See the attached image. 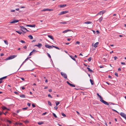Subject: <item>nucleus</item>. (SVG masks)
<instances>
[{"instance_id": "f257e3e1", "label": "nucleus", "mask_w": 126, "mask_h": 126, "mask_svg": "<svg viewBox=\"0 0 126 126\" xmlns=\"http://www.w3.org/2000/svg\"><path fill=\"white\" fill-rule=\"evenodd\" d=\"M98 96L100 99V101L101 102L103 103L106 105H109V104L108 102L103 100V97L100 95H99V96Z\"/></svg>"}, {"instance_id": "f03ea898", "label": "nucleus", "mask_w": 126, "mask_h": 126, "mask_svg": "<svg viewBox=\"0 0 126 126\" xmlns=\"http://www.w3.org/2000/svg\"><path fill=\"white\" fill-rule=\"evenodd\" d=\"M17 56V55H12L10 57H8L6 58L5 60V61L7 60H11L12 59L16 57Z\"/></svg>"}, {"instance_id": "7ed1b4c3", "label": "nucleus", "mask_w": 126, "mask_h": 126, "mask_svg": "<svg viewBox=\"0 0 126 126\" xmlns=\"http://www.w3.org/2000/svg\"><path fill=\"white\" fill-rule=\"evenodd\" d=\"M61 75L65 79H66L67 78V76L65 73L62 72H61Z\"/></svg>"}, {"instance_id": "20e7f679", "label": "nucleus", "mask_w": 126, "mask_h": 126, "mask_svg": "<svg viewBox=\"0 0 126 126\" xmlns=\"http://www.w3.org/2000/svg\"><path fill=\"white\" fill-rule=\"evenodd\" d=\"M106 12V11L105 10H103L101 11H100L99 13H98L96 15H103L104 13H105Z\"/></svg>"}, {"instance_id": "39448f33", "label": "nucleus", "mask_w": 126, "mask_h": 126, "mask_svg": "<svg viewBox=\"0 0 126 126\" xmlns=\"http://www.w3.org/2000/svg\"><path fill=\"white\" fill-rule=\"evenodd\" d=\"M68 11H63L61 12L59 14V15H62L65 14L66 13H68Z\"/></svg>"}, {"instance_id": "423d86ee", "label": "nucleus", "mask_w": 126, "mask_h": 126, "mask_svg": "<svg viewBox=\"0 0 126 126\" xmlns=\"http://www.w3.org/2000/svg\"><path fill=\"white\" fill-rule=\"evenodd\" d=\"M53 10V9H44L42 10V11H52Z\"/></svg>"}, {"instance_id": "0eeeda50", "label": "nucleus", "mask_w": 126, "mask_h": 126, "mask_svg": "<svg viewBox=\"0 0 126 126\" xmlns=\"http://www.w3.org/2000/svg\"><path fill=\"white\" fill-rule=\"evenodd\" d=\"M70 86L72 87H75V85L73 84L70 83L68 81H67L66 82Z\"/></svg>"}, {"instance_id": "6e6552de", "label": "nucleus", "mask_w": 126, "mask_h": 126, "mask_svg": "<svg viewBox=\"0 0 126 126\" xmlns=\"http://www.w3.org/2000/svg\"><path fill=\"white\" fill-rule=\"evenodd\" d=\"M42 45L41 43H39L38 45H34L35 46H37L39 48H40L42 46Z\"/></svg>"}, {"instance_id": "1a4fd4ad", "label": "nucleus", "mask_w": 126, "mask_h": 126, "mask_svg": "<svg viewBox=\"0 0 126 126\" xmlns=\"http://www.w3.org/2000/svg\"><path fill=\"white\" fill-rule=\"evenodd\" d=\"M45 46L46 47L48 48L49 49H51L52 48V46H51L50 45H45Z\"/></svg>"}, {"instance_id": "9d476101", "label": "nucleus", "mask_w": 126, "mask_h": 126, "mask_svg": "<svg viewBox=\"0 0 126 126\" xmlns=\"http://www.w3.org/2000/svg\"><path fill=\"white\" fill-rule=\"evenodd\" d=\"M26 26H27V27H31L34 28L35 27V25H27Z\"/></svg>"}, {"instance_id": "9b49d317", "label": "nucleus", "mask_w": 126, "mask_h": 126, "mask_svg": "<svg viewBox=\"0 0 126 126\" xmlns=\"http://www.w3.org/2000/svg\"><path fill=\"white\" fill-rule=\"evenodd\" d=\"M48 36L49 38H50V39L52 40H54V38L52 36L50 35H48Z\"/></svg>"}, {"instance_id": "f8f14e48", "label": "nucleus", "mask_w": 126, "mask_h": 126, "mask_svg": "<svg viewBox=\"0 0 126 126\" xmlns=\"http://www.w3.org/2000/svg\"><path fill=\"white\" fill-rule=\"evenodd\" d=\"M87 68L88 70V71L90 72L91 73L94 72V71L91 69H90V68L87 67Z\"/></svg>"}, {"instance_id": "ddd939ff", "label": "nucleus", "mask_w": 126, "mask_h": 126, "mask_svg": "<svg viewBox=\"0 0 126 126\" xmlns=\"http://www.w3.org/2000/svg\"><path fill=\"white\" fill-rule=\"evenodd\" d=\"M98 44V43L97 42L95 43L94 45V46L95 47H97Z\"/></svg>"}, {"instance_id": "4468645a", "label": "nucleus", "mask_w": 126, "mask_h": 126, "mask_svg": "<svg viewBox=\"0 0 126 126\" xmlns=\"http://www.w3.org/2000/svg\"><path fill=\"white\" fill-rule=\"evenodd\" d=\"M120 115L123 117L124 116H126V114L123 112H121L120 113Z\"/></svg>"}, {"instance_id": "2eb2a0df", "label": "nucleus", "mask_w": 126, "mask_h": 126, "mask_svg": "<svg viewBox=\"0 0 126 126\" xmlns=\"http://www.w3.org/2000/svg\"><path fill=\"white\" fill-rule=\"evenodd\" d=\"M70 31H71V30H65L63 31V33H66V32H68Z\"/></svg>"}, {"instance_id": "dca6fc26", "label": "nucleus", "mask_w": 126, "mask_h": 126, "mask_svg": "<svg viewBox=\"0 0 126 126\" xmlns=\"http://www.w3.org/2000/svg\"><path fill=\"white\" fill-rule=\"evenodd\" d=\"M2 109L3 110H9V109H7L6 107H5L4 106H3L2 107Z\"/></svg>"}, {"instance_id": "f3484780", "label": "nucleus", "mask_w": 126, "mask_h": 126, "mask_svg": "<svg viewBox=\"0 0 126 126\" xmlns=\"http://www.w3.org/2000/svg\"><path fill=\"white\" fill-rule=\"evenodd\" d=\"M20 97L22 98H25V96L24 94H20Z\"/></svg>"}, {"instance_id": "a211bd4d", "label": "nucleus", "mask_w": 126, "mask_h": 126, "mask_svg": "<svg viewBox=\"0 0 126 126\" xmlns=\"http://www.w3.org/2000/svg\"><path fill=\"white\" fill-rule=\"evenodd\" d=\"M28 37L30 39H33L32 36L31 35H29Z\"/></svg>"}, {"instance_id": "6ab92c4d", "label": "nucleus", "mask_w": 126, "mask_h": 126, "mask_svg": "<svg viewBox=\"0 0 126 126\" xmlns=\"http://www.w3.org/2000/svg\"><path fill=\"white\" fill-rule=\"evenodd\" d=\"M70 57L72 58L73 60L75 61H76V60L75 58H74V57L71 55L69 56Z\"/></svg>"}, {"instance_id": "aec40b11", "label": "nucleus", "mask_w": 126, "mask_h": 126, "mask_svg": "<svg viewBox=\"0 0 126 126\" xmlns=\"http://www.w3.org/2000/svg\"><path fill=\"white\" fill-rule=\"evenodd\" d=\"M66 4H63V5H60V7H65V6H66Z\"/></svg>"}, {"instance_id": "412c9836", "label": "nucleus", "mask_w": 126, "mask_h": 126, "mask_svg": "<svg viewBox=\"0 0 126 126\" xmlns=\"http://www.w3.org/2000/svg\"><path fill=\"white\" fill-rule=\"evenodd\" d=\"M92 23V22H91L90 21H88L85 22L84 23L86 24H91V23Z\"/></svg>"}, {"instance_id": "4be33fe9", "label": "nucleus", "mask_w": 126, "mask_h": 126, "mask_svg": "<svg viewBox=\"0 0 126 126\" xmlns=\"http://www.w3.org/2000/svg\"><path fill=\"white\" fill-rule=\"evenodd\" d=\"M52 47H53L55 48H56L57 49H60L58 47H57L56 46H54L53 45H52Z\"/></svg>"}, {"instance_id": "5701e85b", "label": "nucleus", "mask_w": 126, "mask_h": 126, "mask_svg": "<svg viewBox=\"0 0 126 126\" xmlns=\"http://www.w3.org/2000/svg\"><path fill=\"white\" fill-rule=\"evenodd\" d=\"M7 76H5L3 77L0 79L2 80L4 79H5L7 78Z\"/></svg>"}, {"instance_id": "b1692460", "label": "nucleus", "mask_w": 126, "mask_h": 126, "mask_svg": "<svg viewBox=\"0 0 126 126\" xmlns=\"http://www.w3.org/2000/svg\"><path fill=\"white\" fill-rule=\"evenodd\" d=\"M90 82L91 84L92 85H93L94 84V82H93V81L91 79H90Z\"/></svg>"}, {"instance_id": "393cba45", "label": "nucleus", "mask_w": 126, "mask_h": 126, "mask_svg": "<svg viewBox=\"0 0 126 126\" xmlns=\"http://www.w3.org/2000/svg\"><path fill=\"white\" fill-rule=\"evenodd\" d=\"M44 123L43 122H38V124L39 125H41Z\"/></svg>"}, {"instance_id": "a878e982", "label": "nucleus", "mask_w": 126, "mask_h": 126, "mask_svg": "<svg viewBox=\"0 0 126 126\" xmlns=\"http://www.w3.org/2000/svg\"><path fill=\"white\" fill-rule=\"evenodd\" d=\"M60 102L59 101H56V105L57 106L60 103Z\"/></svg>"}, {"instance_id": "bb28decb", "label": "nucleus", "mask_w": 126, "mask_h": 126, "mask_svg": "<svg viewBox=\"0 0 126 126\" xmlns=\"http://www.w3.org/2000/svg\"><path fill=\"white\" fill-rule=\"evenodd\" d=\"M61 114L64 117H66V115L63 112Z\"/></svg>"}, {"instance_id": "cd10ccee", "label": "nucleus", "mask_w": 126, "mask_h": 126, "mask_svg": "<svg viewBox=\"0 0 126 126\" xmlns=\"http://www.w3.org/2000/svg\"><path fill=\"white\" fill-rule=\"evenodd\" d=\"M103 19L102 17H101L99 19V21L100 22H101V21Z\"/></svg>"}, {"instance_id": "c85d7f7f", "label": "nucleus", "mask_w": 126, "mask_h": 126, "mask_svg": "<svg viewBox=\"0 0 126 126\" xmlns=\"http://www.w3.org/2000/svg\"><path fill=\"white\" fill-rule=\"evenodd\" d=\"M48 104L50 106H52L51 104V102L50 101H48Z\"/></svg>"}, {"instance_id": "c756f323", "label": "nucleus", "mask_w": 126, "mask_h": 126, "mask_svg": "<svg viewBox=\"0 0 126 126\" xmlns=\"http://www.w3.org/2000/svg\"><path fill=\"white\" fill-rule=\"evenodd\" d=\"M52 114L55 117V118H57V116L56 115V114L55 113H52Z\"/></svg>"}, {"instance_id": "7c9ffc66", "label": "nucleus", "mask_w": 126, "mask_h": 126, "mask_svg": "<svg viewBox=\"0 0 126 126\" xmlns=\"http://www.w3.org/2000/svg\"><path fill=\"white\" fill-rule=\"evenodd\" d=\"M4 42L7 45H8V42L6 40H4Z\"/></svg>"}, {"instance_id": "2f4dec72", "label": "nucleus", "mask_w": 126, "mask_h": 126, "mask_svg": "<svg viewBox=\"0 0 126 126\" xmlns=\"http://www.w3.org/2000/svg\"><path fill=\"white\" fill-rule=\"evenodd\" d=\"M16 31V32H17V33H19L20 34H21L22 33V32L20 31Z\"/></svg>"}, {"instance_id": "473e14b6", "label": "nucleus", "mask_w": 126, "mask_h": 126, "mask_svg": "<svg viewBox=\"0 0 126 126\" xmlns=\"http://www.w3.org/2000/svg\"><path fill=\"white\" fill-rule=\"evenodd\" d=\"M91 57H90L88 59V60L89 62H90L91 61L92 59Z\"/></svg>"}, {"instance_id": "72a5a7b5", "label": "nucleus", "mask_w": 126, "mask_h": 126, "mask_svg": "<svg viewBox=\"0 0 126 126\" xmlns=\"http://www.w3.org/2000/svg\"><path fill=\"white\" fill-rule=\"evenodd\" d=\"M32 52L33 53L34 52L36 53L37 52V51L35 49H33Z\"/></svg>"}, {"instance_id": "f704fd0d", "label": "nucleus", "mask_w": 126, "mask_h": 126, "mask_svg": "<svg viewBox=\"0 0 126 126\" xmlns=\"http://www.w3.org/2000/svg\"><path fill=\"white\" fill-rule=\"evenodd\" d=\"M6 121L7 122H8L10 124H11L12 123L11 121L10 120H7Z\"/></svg>"}, {"instance_id": "c9c22d12", "label": "nucleus", "mask_w": 126, "mask_h": 126, "mask_svg": "<svg viewBox=\"0 0 126 126\" xmlns=\"http://www.w3.org/2000/svg\"><path fill=\"white\" fill-rule=\"evenodd\" d=\"M14 93H15L17 95H18L19 94L18 93L16 92V91L14 92Z\"/></svg>"}, {"instance_id": "e433bc0d", "label": "nucleus", "mask_w": 126, "mask_h": 126, "mask_svg": "<svg viewBox=\"0 0 126 126\" xmlns=\"http://www.w3.org/2000/svg\"><path fill=\"white\" fill-rule=\"evenodd\" d=\"M24 122L25 123V124H26L27 123H28L29 122V121H28V120H26L25 121H24Z\"/></svg>"}, {"instance_id": "4c0bfd02", "label": "nucleus", "mask_w": 126, "mask_h": 126, "mask_svg": "<svg viewBox=\"0 0 126 126\" xmlns=\"http://www.w3.org/2000/svg\"><path fill=\"white\" fill-rule=\"evenodd\" d=\"M48 97H50V98H52V96H51L50 94H48Z\"/></svg>"}, {"instance_id": "58836bf2", "label": "nucleus", "mask_w": 126, "mask_h": 126, "mask_svg": "<svg viewBox=\"0 0 126 126\" xmlns=\"http://www.w3.org/2000/svg\"><path fill=\"white\" fill-rule=\"evenodd\" d=\"M14 22H15V23L17 22H18L19 21V20H14Z\"/></svg>"}, {"instance_id": "ea45409f", "label": "nucleus", "mask_w": 126, "mask_h": 126, "mask_svg": "<svg viewBox=\"0 0 126 126\" xmlns=\"http://www.w3.org/2000/svg\"><path fill=\"white\" fill-rule=\"evenodd\" d=\"M60 23H61V24L62 23V24H66V22H60Z\"/></svg>"}, {"instance_id": "a19ab883", "label": "nucleus", "mask_w": 126, "mask_h": 126, "mask_svg": "<svg viewBox=\"0 0 126 126\" xmlns=\"http://www.w3.org/2000/svg\"><path fill=\"white\" fill-rule=\"evenodd\" d=\"M115 75L117 77H118V74L116 73L115 72Z\"/></svg>"}, {"instance_id": "79ce46f5", "label": "nucleus", "mask_w": 126, "mask_h": 126, "mask_svg": "<svg viewBox=\"0 0 126 126\" xmlns=\"http://www.w3.org/2000/svg\"><path fill=\"white\" fill-rule=\"evenodd\" d=\"M47 54L48 56L50 58H51V57L49 53H47Z\"/></svg>"}, {"instance_id": "37998d69", "label": "nucleus", "mask_w": 126, "mask_h": 126, "mask_svg": "<svg viewBox=\"0 0 126 126\" xmlns=\"http://www.w3.org/2000/svg\"><path fill=\"white\" fill-rule=\"evenodd\" d=\"M33 54V53L32 51L29 54V56H31Z\"/></svg>"}, {"instance_id": "c03bdc74", "label": "nucleus", "mask_w": 126, "mask_h": 126, "mask_svg": "<svg viewBox=\"0 0 126 126\" xmlns=\"http://www.w3.org/2000/svg\"><path fill=\"white\" fill-rule=\"evenodd\" d=\"M80 43V42L79 41H77L76 43V44H79Z\"/></svg>"}, {"instance_id": "a18cd8bd", "label": "nucleus", "mask_w": 126, "mask_h": 126, "mask_svg": "<svg viewBox=\"0 0 126 126\" xmlns=\"http://www.w3.org/2000/svg\"><path fill=\"white\" fill-rule=\"evenodd\" d=\"M20 27L21 28L20 29H23L24 28L23 26H20Z\"/></svg>"}, {"instance_id": "49530a36", "label": "nucleus", "mask_w": 126, "mask_h": 126, "mask_svg": "<svg viewBox=\"0 0 126 126\" xmlns=\"http://www.w3.org/2000/svg\"><path fill=\"white\" fill-rule=\"evenodd\" d=\"M112 110L113 111H114L118 113H119L116 110H114V109H112Z\"/></svg>"}, {"instance_id": "de8ad7c7", "label": "nucleus", "mask_w": 126, "mask_h": 126, "mask_svg": "<svg viewBox=\"0 0 126 126\" xmlns=\"http://www.w3.org/2000/svg\"><path fill=\"white\" fill-rule=\"evenodd\" d=\"M28 108V107H26V108H22V109L23 110H26Z\"/></svg>"}, {"instance_id": "09e8293b", "label": "nucleus", "mask_w": 126, "mask_h": 126, "mask_svg": "<svg viewBox=\"0 0 126 126\" xmlns=\"http://www.w3.org/2000/svg\"><path fill=\"white\" fill-rule=\"evenodd\" d=\"M121 64L123 65H125L126 63H125L122 62H121Z\"/></svg>"}, {"instance_id": "8fccbe9b", "label": "nucleus", "mask_w": 126, "mask_h": 126, "mask_svg": "<svg viewBox=\"0 0 126 126\" xmlns=\"http://www.w3.org/2000/svg\"><path fill=\"white\" fill-rule=\"evenodd\" d=\"M20 42L22 43H25V42L23 40H21V41Z\"/></svg>"}, {"instance_id": "3c124183", "label": "nucleus", "mask_w": 126, "mask_h": 126, "mask_svg": "<svg viewBox=\"0 0 126 126\" xmlns=\"http://www.w3.org/2000/svg\"><path fill=\"white\" fill-rule=\"evenodd\" d=\"M21 88L22 90H24L25 89V88L24 86L21 87Z\"/></svg>"}, {"instance_id": "603ef678", "label": "nucleus", "mask_w": 126, "mask_h": 126, "mask_svg": "<svg viewBox=\"0 0 126 126\" xmlns=\"http://www.w3.org/2000/svg\"><path fill=\"white\" fill-rule=\"evenodd\" d=\"M31 104V103H28L27 104V105L29 107H30V106Z\"/></svg>"}, {"instance_id": "864d4df0", "label": "nucleus", "mask_w": 126, "mask_h": 126, "mask_svg": "<svg viewBox=\"0 0 126 126\" xmlns=\"http://www.w3.org/2000/svg\"><path fill=\"white\" fill-rule=\"evenodd\" d=\"M10 23H15V22H14V21H12L11 22H10Z\"/></svg>"}, {"instance_id": "5fc2aeb1", "label": "nucleus", "mask_w": 126, "mask_h": 126, "mask_svg": "<svg viewBox=\"0 0 126 126\" xmlns=\"http://www.w3.org/2000/svg\"><path fill=\"white\" fill-rule=\"evenodd\" d=\"M96 32L97 34H99L100 33L99 32L98 30H97Z\"/></svg>"}, {"instance_id": "6e6d98bb", "label": "nucleus", "mask_w": 126, "mask_h": 126, "mask_svg": "<svg viewBox=\"0 0 126 126\" xmlns=\"http://www.w3.org/2000/svg\"><path fill=\"white\" fill-rule=\"evenodd\" d=\"M58 107H57V106H55L54 108L56 110H57V109H58Z\"/></svg>"}, {"instance_id": "4d7b16f0", "label": "nucleus", "mask_w": 126, "mask_h": 126, "mask_svg": "<svg viewBox=\"0 0 126 126\" xmlns=\"http://www.w3.org/2000/svg\"><path fill=\"white\" fill-rule=\"evenodd\" d=\"M47 113L46 112H45L44 113H43L42 115H45Z\"/></svg>"}, {"instance_id": "13d9d810", "label": "nucleus", "mask_w": 126, "mask_h": 126, "mask_svg": "<svg viewBox=\"0 0 126 126\" xmlns=\"http://www.w3.org/2000/svg\"><path fill=\"white\" fill-rule=\"evenodd\" d=\"M32 106L33 107H35V105L34 104H32Z\"/></svg>"}, {"instance_id": "bf43d9fd", "label": "nucleus", "mask_w": 126, "mask_h": 126, "mask_svg": "<svg viewBox=\"0 0 126 126\" xmlns=\"http://www.w3.org/2000/svg\"><path fill=\"white\" fill-rule=\"evenodd\" d=\"M114 58L115 60H116L117 59H118V58H117V57L116 56L114 57Z\"/></svg>"}, {"instance_id": "052dcab7", "label": "nucleus", "mask_w": 126, "mask_h": 126, "mask_svg": "<svg viewBox=\"0 0 126 126\" xmlns=\"http://www.w3.org/2000/svg\"><path fill=\"white\" fill-rule=\"evenodd\" d=\"M20 111V110H17V113H18Z\"/></svg>"}, {"instance_id": "680f3d73", "label": "nucleus", "mask_w": 126, "mask_h": 126, "mask_svg": "<svg viewBox=\"0 0 126 126\" xmlns=\"http://www.w3.org/2000/svg\"><path fill=\"white\" fill-rule=\"evenodd\" d=\"M15 11L14 10H11V12H14Z\"/></svg>"}, {"instance_id": "e2e57ef3", "label": "nucleus", "mask_w": 126, "mask_h": 126, "mask_svg": "<svg viewBox=\"0 0 126 126\" xmlns=\"http://www.w3.org/2000/svg\"><path fill=\"white\" fill-rule=\"evenodd\" d=\"M21 79H22V80L25 81V79L23 78H21Z\"/></svg>"}, {"instance_id": "0e129e2a", "label": "nucleus", "mask_w": 126, "mask_h": 126, "mask_svg": "<svg viewBox=\"0 0 126 126\" xmlns=\"http://www.w3.org/2000/svg\"><path fill=\"white\" fill-rule=\"evenodd\" d=\"M48 91L50 92H51L52 91V90L51 89H49L48 90Z\"/></svg>"}, {"instance_id": "69168bd1", "label": "nucleus", "mask_w": 126, "mask_h": 126, "mask_svg": "<svg viewBox=\"0 0 126 126\" xmlns=\"http://www.w3.org/2000/svg\"><path fill=\"white\" fill-rule=\"evenodd\" d=\"M71 39V38H67V40L68 41H69Z\"/></svg>"}, {"instance_id": "338daca9", "label": "nucleus", "mask_w": 126, "mask_h": 126, "mask_svg": "<svg viewBox=\"0 0 126 126\" xmlns=\"http://www.w3.org/2000/svg\"><path fill=\"white\" fill-rule=\"evenodd\" d=\"M111 77H111L110 76V75L109 76H108L109 78H111Z\"/></svg>"}, {"instance_id": "774afa93", "label": "nucleus", "mask_w": 126, "mask_h": 126, "mask_svg": "<svg viewBox=\"0 0 126 126\" xmlns=\"http://www.w3.org/2000/svg\"><path fill=\"white\" fill-rule=\"evenodd\" d=\"M35 41H36V40H33L32 41V42H35Z\"/></svg>"}]
</instances>
